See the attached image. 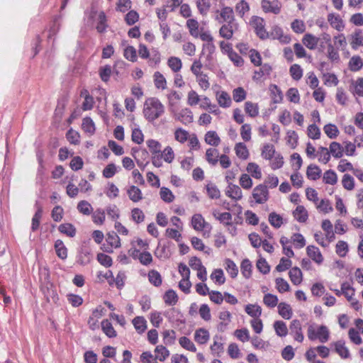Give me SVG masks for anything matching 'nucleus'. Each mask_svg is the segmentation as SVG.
Segmentation results:
<instances>
[{"label": "nucleus", "instance_id": "obj_3", "mask_svg": "<svg viewBox=\"0 0 363 363\" xmlns=\"http://www.w3.org/2000/svg\"><path fill=\"white\" fill-rule=\"evenodd\" d=\"M191 225L195 230L202 232L203 237H209L212 226L205 220L201 214L196 213L193 215L191 220Z\"/></svg>", "mask_w": 363, "mask_h": 363}, {"label": "nucleus", "instance_id": "obj_42", "mask_svg": "<svg viewBox=\"0 0 363 363\" xmlns=\"http://www.w3.org/2000/svg\"><path fill=\"white\" fill-rule=\"evenodd\" d=\"M160 199L165 203H170L174 201L175 196L172 191L167 187L162 186L160 190Z\"/></svg>", "mask_w": 363, "mask_h": 363}, {"label": "nucleus", "instance_id": "obj_55", "mask_svg": "<svg viewBox=\"0 0 363 363\" xmlns=\"http://www.w3.org/2000/svg\"><path fill=\"white\" fill-rule=\"evenodd\" d=\"M323 130L326 135L330 139L336 138L340 133L337 127L333 123L326 124L323 127Z\"/></svg>", "mask_w": 363, "mask_h": 363}, {"label": "nucleus", "instance_id": "obj_57", "mask_svg": "<svg viewBox=\"0 0 363 363\" xmlns=\"http://www.w3.org/2000/svg\"><path fill=\"white\" fill-rule=\"evenodd\" d=\"M316 155L318 157V161L323 164H327L330 160V154L328 148L320 147L317 151Z\"/></svg>", "mask_w": 363, "mask_h": 363}, {"label": "nucleus", "instance_id": "obj_39", "mask_svg": "<svg viewBox=\"0 0 363 363\" xmlns=\"http://www.w3.org/2000/svg\"><path fill=\"white\" fill-rule=\"evenodd\" d=\"M133 324L136 331L141 334L147 329V321L143 316H137L133 320Z\"/></svg>", "mask_w": 363, "mask_h": 363}, {"label": "nucleus", "instance_id": "obj_7", "mask_svg": "<svg viewBox=\"0 0 363 363\" xmlns=\"http://www.w3.org/2000/svg\"><path fill=\"white\" fill-rule=\"evenodd\" d=\"M174 118L184 125H189L193 122L194 116L192 111L188 108H182L179 112L174 114Z\"/></svg>", "mask_w": 363, "mask_h": 363}, {"label": "nucleus", "instance_id": "obj_30", "mask_svg": "<svg viewBox=\"0 0 363 363\" xmlns=\"http://www.w3.org/2000/svg\"><path fill=\"white\" fill-rule=\"evenodd\" d=\"M351 47L357 50L359 47L363 46V32L357 29L352 35Z\"/></svg>", "mask_w": 363, "mask_h": 363}, {"label": "nucleus", "instance_id": "obj_10", "mask_svg": "<svg viewBox=\"0 0 363 363\" xmlns=\"http://www.w3.org/2000/svg\"><path fill=\"white\" fill-rule=\"evenodd\" d=\"M216 19L219 23H223L226 22L227 23H234L235 18H234V13L233 10L231 7L229 6H225L221 9L220 11V17L217 16Z\"/></svg>", "mask_w": 363, "mask_h": 363}, {"label": "nucleus", "instance_id": "obj_52", "mask_svg": "<svg viewBox=\"0 0 363 363\" xmlns=\"http://www.w3.org/2000/svg\"><path fill=\"white\" fill-rule=\"evenodd\" d=\"M82 128L85 133L89 135H93L96 130L94 123L89 117H86L83 119Z\"/></svg>", "mask_w": 363, "mask_h": 363}, {"label": "nucleus", "instance_id": "obj_33", "mask_svg": "<svg viewBox=\"0 0 363 363\" xmlns=\"http://www.w3.org/2000/svg\"><path fill=\"white\" fill-rule=\"evenodd\" d=\"M315 205L317 210L320 213H328L332 212L333 210L330 201L327 199L318 200Z\"/></svg>", "mask_w": 363, "mask_h": 363}, {"label": "nucleus", "instance_id": "obj_37", "mask_svg": "<svg viewBox=\"0 0 363 363\" xmlns=\"http://www.w3.org/2000/svg\"><path fill=\"white\" fill-rule=\"evenodd\" d=\"M211 279L218 285H222L225 282L224 272L221 269H214L210 275Z\"/></svg>", "mask_w": 363, "mask_h": 363}, {"label": "nucleus", "instance_id": "obj_17", "mask_svg": "<svg viewBox=\"0 0 363 363\" xmlns=\"http://www.w3.org/2000/svg\"><path fill=\"white\" fill-rule=\"evenodd\" d=\"M210 339V333L208 330L201 328L196 330L194 333V340L200 345H204Z\"/></svg>", "mask_w": 363, "mask_h": 363}, {"label": "nucleus", "instance_id": "obj_51", "mask_svg": "<svg viewBox=\"0 0 363 363\" xmlns=\"http://www.w3.org/2000/svg\"><path fill=\"white\" fill-rule=\"evenodd\" d=\"M107 27L106 16L104 11H100L98 15L96 28L99 33H104L106 31Z\"/></svg>", "mask_w": 363, "mask_h": 363}, {"label": "nucleus", "instance_id": "obj_47", "mask_svg": "<svg viewBox=\"0 0 363 363\" xmlns=\"http://www.w3.org/2000/svg\"><path fill=\"white\" fill-rule=\"evenodd\" d=\"M225 269L232 278H235L238 274V268L235 263L230 259L225 260Z\"/></svg>", "mask_w": 363, "mask_h": 363}, {"label": "nucleus", "instance_id": "obj_40", "mask_svg": "<svg viewBox=\"0 0 363 363\" xmlns=\"http://www.w3.org/2000/svg\"><path fill=\"white\" fill-rule=\"evenodd\" d=\"M196 4L199 13L203 16H207L211 6V0H196Z\"/></svg>", "mask_w": 363, "mask_h": 363}, {"label": "nucleus", "instance_id": "obj_13", "mask_svg": "<svg viewBox=\"0 0 363 363\" xmlns=\"http://www.w3.org/2000/svg\"><path fill=\"white\" fill-rule=\"evenodd\" d=\"M225 195L234 201H239L242 197L241 189L236 184L230 183L225 190Z\"/></svg>", "mask_w": 363, "mask_h": 363}, {"label": "nucleus", "instance_id": "obj_48", "mask_svg": "<svg viewBox=\"0 0 363 363\" xmlns=\"http://www.w3.org/2000/svg\"><path fill=\"white\" fill-rule=\"evenodd\" d=\"M363 61L358 55H354L349 62V68L352 72H357L362 69Z\"/></svg>", "mask_w": 363, "mask_h": 363}, {"label": "nucleus", "instance_id": "obj_64", "mask_svg": "<svg viewBox=\"0 0 363 363\" xmlns=\"http://www.w3.org/2000/svg\"><path fill=\"white\" fill-rule=\"evenodd\" d=\"M147 147L152 155L159 154L161 152L162 145L157 140L150 139L146 141Z\"/></svg>", "mask_w": 363, "mask_h": 363}, {"label": "nucleus", "instance_id": "obj_20", "mask_svg": "<svg viewBox=\"0 0 363 363\" xmlns=\"http://www.w3.org/2000/svg\"><path fill=\"white\" fill-rule=\"evenodd\" d=\"M92 259V253L91 249L86 247H82L78 255V262L82 265L89 264Z\"/></svg>", "mask_w": 363, "mask_h": 363}, {"label": "nucleus", "instance_id": "obj_1", "mask_svg": "<svg viewBox=\"0 0 363 363\" xmlns=\"http://www.w3.org/2000/svg\"><path fill=\"white\" fill-rule=\"evenodd\" d=\"M143 113L145 118L149 122H154L164 113V106L156 97L146 99Z\"/></svg>", "mask_w": 363, "mask_h": 363}, {"label": "nucleus", "instance_id": "obj_34", "mask_svg": "<svg viewBox=\"0 0 363 363\" xmlns=\"http://www.w3.org/2000/svg\"><path fill=\"white\" fill-rule=\"evenodd\" d=\"M155 86L157 89L164 90L167 88V80L164 75L160 72H155L153 74Z\"/></svg>", "mask_w": 363, "mask_h": 363}, {"label": "nucleus", "instance_id": "obj_14", "mask_svg": "<svg viewBox=\"0 0 363 363\" xmlns=\"http://www.w3.org/2000/svg\"><path fill=\"white\" fill-rule=\"evenodd\" d=\"M328 21L330 26L337 31L341 32L345 29V23L340 15L333 13H329Z\"/></svg>", "mask_w": 363, "mask_h": 363}, {"label": "nucleus", "instance_id": "obj_38", "mask_svg": "<svg viewBox=\"0 0 363 363\" xmlns=\"http://www.w3.org/2000/svg\"><path fill=\"white\" fill-rule=\"evenodd\" d=\"M245 311L253 318H259L262 315V308L257 304H247L245 306Z\"/></svg>", "mask_w": 363, "mask_h": 363}, {"label": "nucleus", "instance_id": "obj_62", "mask_svg": "<svg viewBox=\"0 0 363 363\" xmlns=\"http://www.w3.org/2000/svg\"><path fill=\"white\" fill-rule=\"evenodd\" d=\"M323 180L325 184L334 185L337 182V174L332 169L327 170L323 174Z\"/></svg>", "mask_w": 363, "mask_h": 363}, {"label": "nucleus", "instance_id": "obj_23", "mask_svg": "<svg viewBox=\"0 0 363 363\" xmlns=\"http://www.w3.org/2000/svg\"><path fill=\"white\" fill-rule=\"evenodd\" d=\"M186 25L189 29L190 35L194 38H199L201 28H199V23L198 21L194 18H189L186 21Z\"/></svg>", "mask_w": 363, "mask_h": 363}, {"label": "nucleus", "instance_id": "obj_36", "mask_svg": "<svg viewBox=\"0 0 363 363\" xmlns=\"http://www.w3.org/2000/svg\"><path fill=\"white\" fill-rule=\"evenodd\" d=\"M306 175L309 179L315 181L320 177L321 169L315 164H310L307 168Z\"/></svg>", "mask_w": 363, "mask_h": 363}, {"label": "nucleus", "instance_id": "obj_43", "mask_svg": "<svg viewBox=\"0 0 363 363\" xmlns=\"http://www.w3.org/2000/svg\"><path fill=\"white\" fill-rule=\"evenodd\" d=\"M328 150L335 158H340L343 156V147L339 143L332 142Z\"/></svg>", "mask_w": 363, "mask_h": 363}, {"label": "nucleus", "instance_id": "obj_46", "mask_svg": "<svg viewBox=\"0 0 363 363\" xmlns=\"http://www.w3.org/2000/svg\"><path fill=\"white\" fill-rule=\"evenodd\" d=\"M269 90L271 92L272 101L274 104L281 103L283 100V94L278 86L275 84L271 85Z\"/></svg>", "mask_w": 363, "mask_h": 363}, {"label": "nucleus", "instance_id": "obj_61", "mask_svg": "<svg viewBox=\"0 0 363 363\" xmlns=\"http://www.w3.org/2000/svg\"><path fill=\"white\" fill-rule=\"evenodd\" d=\"M167 65L174 72H179L182 67V60L177 57H170L167 60Z\"/></svg>", "mask_w": 363, "mask_h": 363}, {"label": "nucleus", "instance_id": "obj_9", "mask_svg": "<svg viewBox=\"0 0 363 363\" xmlns=\"http://www.w3.org/2000/svg\"><path fill=\"white\" fill-rule=\"evenodd\" d=\"M261 6L265 13L278 14L281 11V4L278 1L262 0Z\"/></svg>", "mask_w": 363, "mask_h": 363}, {"label": "nucleus", "instance_id": "obj_11", "mask_svg": "<svg viewBox=\"0 0 363 363\" xmlns=\"http://www.w3.org/2000/svg\"><path fill=\"white\" fill-rule=\"evenodd\" d=\"M269 34V37H272L273 39L279 40L281 43L286 44L291 40L290 36L284 35L283 29L278 26H273Z\"/></svg>", "mask_w": 363, "mask_h": 363}, {"label": "nucleus", "instance_id": "obj_19", "mask_svg": "<svg viewBox=\"0 0 363 363\" xmlns=\"http://www.w3.org/2000/svg\"><path fill=\"white\" fill-rule=\"evenodd\" d=\"M127 194L130 200L134 203H138L143 199V193L136 186L132 185L127 189Z\"/></svg>", "mask_w": 363, "mask_h": 363}, {"label": "nucleus", "instance_id": "obj_5", "mask_svg": "<svg viewBox=\"0 0 363 363\" xmlns=\"http://www.w3.org/2000/svg\"><path fill=\"white\" fill-rule=\"evenodd\" d=\"M252 197L255 202L258 204H263L269 199V191L267 186L264 184L256 186L252 193Z\"/></svg>", "mask_w": 363, "mask_h": 363}, {"label": "nucleus", "instance_id": "obj_22", "mask_svg": "<svg viewBox=\"0 0 363 363\" xmlns=\"http://www.w3.org/2000/svg\"><path fill=\"white\" fill-rule=\"evenodd\" d=\"M81 96L84 98V100L82 105V108L84 111H89L92 109L94 104V98L89 94L86 89H83L81 91Z\"/></svg>", "mask_w": 363, "mask_h": 363}, {"label": "nucleus", "instance_id": "obj_12", "mask_svg": "<svg viewBox=\"0 0 363 363\" xmlns=\"http://www.w3.org/2000/svg\"><path fill=\"white\" fill-rule=\"evenodd\" d=\"M216 99L220 107L223 108H229L232 104V100L230 94L225 91H218L216 92Z\"/></svg>", "mask_w": 363, "mask_h": 363}, {"label": "nucleus", "instance_id": "obj_26", "mask_svg": "<svg viewBox=\"0 0 363 363\" xmlns=\"http://www.w3.org/2000/svg\"><path fill=\"white\" fill-rule=\"evenodd\" d=\"M234 150L237 157L242 160H247L250 156L249 150L243 143H236Z\"/></svg>", "mask_w": 363, "mask_h": 363}, {"label": "nucleus", "instance_id": "obj_15", "mask_svg": "<svg viewBox=\"0 0 363 363\" xmlns=\"http://www.w3.org/2000/svg\"><path fill=\"white\" fill-rule=\"evenodd\" d=\"M308 256L318 264H320L323 261V257L320 250L314 245H308L306 248Z\"/></svg>", "mask_w": 363, "mask_h": 363}, {"label": "nucleus", "instance_id": "obj_24", "mask_svg": "<svg viewBox=\"0 0 363 363\" xmlns=\"http://www.w3.org/2000/svg\"><path fill=\"white\" fill-rule=\"evenodd\" d=\"M279 314L284 319L289 320L293 315L291 306L285 302H281L278 305Z\"/></svg>", "mask_w": 363, "mask_h": 363}, {"label": "nucleus", "instance_id": "obj_54", "mask_svg": "<svg viewBox=\"0 0 363 363\" xmlns=\"http://www.w3.org/2000/svg\"><path fill=\"white\" fill-rule=\"evenodd\" d=\"M55 248L57 255L62 259H65L67 257V250L63 242L60 240H56Z\"/></svg>", "mask_w": 363, "mask_h": 363}, {"label": "nucleus", "instance_id": "obj_50", "mask_svg": "<svg viewBox=\"0 0 363 363\" xmlns=\"http://www.w3.org/2000/svg\"><path fill=\"white\" fill-rule=\"evenodd\" d=\"M274 328L276 334L279 337H285L288 334L286 324L281 320H277L274 323Z\"/></svg>", "mask_w": 363, "mask_h": 363}, {"label": "nucleus", "instance_id": "obj_41", "mask_svg": "<svg viewBox=\"0 0 363 363\" xmlns=\"http://www.w3.org/2000/svg\"><path fill=\"white\" fill-rule=\"evenodd\" d=\"M205 142L211 146H218L220 143V139L216 131H208L205 135Z\"/></svg>", "mask_w": 363, "mask_h": 363}, {"label": "nucleus", "instance_id": "obj_4", "mask_svg": "<svg viewBox=\"0 0 363 363\" xmlns=\"http://www.w3.org/2000/svg\"><path fill=\"white\" fill-rule=\"evenodd\" d=\"M251 26L255 29L257 35L262 40L269 37V33L265 29L264 20L259 16H252L250 22Z\"/></svg>", "mask_w": 363, "mask_h": 363}, {"label": "nucleus", "instance_id": "obj_16", "mask_svg": "<svg viewBox=\"0 0 363 363\" xmlns=\"http://www.w3.org/2000/svg\"><path fill=\"white\" fill-rule=\"evenodd\" d=\"M320 38L311 33H306L302 39L303 44L309 50H315L319 43Z\"/></svg>", "mask_w": 363, "mask_h": 363}, {"label": "nucleus", "instance_id": "obj_35", "mask_svg": "<svg viewBox=\"0 0 363 363\" xmlns=\"http://www.w3.org/2000/svg\"><path fill=\"white\" fill-rule=\"evenodd\" d=\"M189 135V133L182 128H176L174 133V140L181 144L186 143Z\"/></svg>", "mask_w": 363, "mask_h": 363}, {"label": "nucleus", "instance_id": "obj_59", "mask_svg": "<svg viewBox=\"0 0 363 363\" xmlns=\"http://www.w3.org/2000/svg\"><path fill=\"white\" fill-rule=\"evenodd\" d=\"M148 279L155 286H160L162 282L160 274L155 269H152L148 272Z\"/></svg>", "mask_w": 363, "mask_h": 363}, {"label": "nucleus", "instance_id": "obj_28", "mask_svg": "<svg viewBox=\"0 0 363 363\" xmlns=\"http://www.w3.org/2000/svg\"><path fill=\"white\" fill-rule=\"evenodd\" d=\"M218 318L220 323L218 325V328L220 330H223L226 328L227 325L230 323L232 315L228 311H221L219 312Z\"/></svg>", "mask_w": 363, "mask_h": 363}, {"label": "nucleus", "instance_id": "obj_32", "mask_svg": "<svg viewBox=\"0 0 363 363\" xmlns=\"http://www.w3.org/2000/svg\"><path fill=\"white\" fill-rule=\"evenodd\" d=\"M219 156V152L216 148H208L206 152V160L213 166L218 164Z\"/></svg>", "mask_w": 363, "mask_h": 363}, {"label": "nucleus", "instance_id": "obj_58", "mask_svg": "<svg viewBox=\"0 0 363 363\" xmlns=\"http://www.w3.org/2000/svg\"><path fill=\"white\" fill-rule=\"evenodd\" d=\"M78 211L83 215L89 216L92 211L93 208L87 201H80L77 206Z\"/></svg>", "mask_w": 363, "mask_h": 363}, {"label": "nucleus", "instance_id": "obj_2", "mask_svg": "<svg viewBox=\"0 0 363 363\" xmlns=\"http://www.w3.org/2000/svg\"><path fill=\"white\" fill-rule=\"evenodd\" d=\"M307 335L310 340H318L322 343L328 342L330 338L329 330L325 325L315 328L313 325H310L308 328Z\"/></svg>", "mask_w": 363, "mask_h": 363}, {"label": "nucleus", "instance_id": "obj_29", "mask_svg": "<svg viewBox=\"0 0 363 363\" xmlns=\"http://www.w3.org/2000/svg\"><path fill=\"white\" fill-rule=\"evenodd\" d=\"M335 352L343 359L350 357V354L349 350L345 346V343L342 340L337 341L334 343Z\"/></svg>", "mask_w": 363, "mask_h": 363}, {"label": "nucleus", "instance_id": "obj_8", "mask_svg": "<svg viewBox=\"0 0 363 363\" xmlns=\"http://www.w3.org/2000/svg\"><path fill=\"white\" fill-rule=\"evenodd\" d=\"M291 334L294 336L295 340L302 342L304 336L302 332L301 322L298 320H293L289 326Z\"/></svg>", "mask_w": 363, "mask_h": 363}, {"label": "nucleus", "instance_id": "obj_25", "mask_svg": "<svg viewBox=\"0 0 363 363\" xmlns=\"http://www.w3.org/2000/svg\"><path fill=\"white\" fill-rule=\"evenodd\" d=\"M235 26V23H234L223 24L219 30L220 36L228 40L230 39L233 35V28Z\"/></svg>", "mask_w": 363, "mask_h": 363}, {"label": "nucleus", "instance_id": "obj_45", "mask_svg": "<svg viewBox=\"0 0 363 363\" xmlns=\"http://www.w3.org/2000/svg\"><path fill=\"white\" fill-rule=\"evenodd\" d=\"M261 155L264 160H272L275 155L274 146L269 143L264 145L262 149Z\"/></svg>", "mask_w": 363, "mask_h": 363}, {"label": "nucleus", "instance_id": "obj_44", "mask_svg": "<svg viewBox=\"0 0 363 363\" xmlns=\"http://www.w3.org/2000/svg\"><path fill=\"white\" fill-rule=\"evenodd\" d=\"M247 172L250 174V175L255 179H261L262 178V171L259 166L255 162H250L248 163L246 167Z\"/></svg>", "mask_w": 363, "mask_h": 363}, {"label": "nucleus", "instance_id": "obj_60", "mask_svg": "<svg viewBox=\"0 0 363 363\" xmlns=\"http://www.w3.org/2000/svg\"><path fill=\"white\" fill-rule=\"evenodd\" d=\"M196 81L198 83L199 87L203 90L206 91L210 88L211 84L209 82V77L207 74L203 73L200 74L199 76L196 77Z\"/></svg>", "mask_w": 363, "mask_h": 363}, {"label": "nucleus", "instance_id": "obj_31", "mask_svg": "<svg viewBox=\"0 0 363 363\" xmlns=\"http://www.w3.org/2000/svg\"><path fill=\"white\" fill-rule=\"evenodd\" d=\"M291 281L296 286L299 285L303 280V275L298 267H293L289 272Z\"/></svg>", "mask_w": 363, "mask_h": 363}, {"label": "nucleus", "instance_id": "obj_6", "mask_svg": "<svg viewBox=\"0 0 363 363\" xmlns=\"http://www.w3.org/2000/svg\"><path fill=\"white\" fill-rule=\"evenodd\" d=\"M106 244H104L102 250L106 252H112L113 248H118L121 246V240L118 235L114 233H108L106 239Z\"/></svg>", "mask_w": 363, "mask_h": 363}, {"label": "nucleus", "instance_id": "obj_21", "mask_svg": "<svg viewBox=\"0 0 363 363\" xmlns=\"http://www.w3.org/2000/svg\"><path fill=\"white\" fill-rule=\"evenodd\" d=\"M326 56L332 62H338L340 61L339 49L335 45L330 43L327 45Z\"/></svg>", "mask_w": 363, "mask_h": 363}, {"label": "nucleus", "instance_id": "obj_56", "mask_svg": "<svg viewBox=\"0 0 363 363\" xmlns=\"http://www.w3.org/2000/svg\"><path fill=\"white\" fill-rule=\"evenodd\" d=\"M278 297L272 294H266L263 297V303L266 306L270 308H273L278 306Z\"/></svg>", "mask_w": 363, "mask_h": 363}, {"label": "nucleus", "instance_id": "obj_53", "mask_svg": "<svg viewBox=\"0 0 363 363\" xmlns=\"http://www.w3.org/2000/svg\"><path fill=\"white\" fill-rule=\"evenodd\" d=\"M59 231L68 237L73 238L76 234V228L71 223L61 224L58 228Z\"/></svg>", "mask_w": 363, "mask_h": 363}, {"label": "nucleus", "instance_id": "obj_27", "mask_svg": "<svg viewBox=\"0 0 363 363\" xmlns=\"http://www.w3.org/2000/svg\"><path fill=\"white\" fill-rule=\"evenodd\" d=\"M101 325L102 331L107 337L113 338L117 336L116 331L113 328L112 323L108 319L103 320Z\"/></svg>", "mask_w": 363, "mask_h": 363}, {"label": "nucleus", "instance_id": "obj_18", "mask_svg": "<svg viewBox=\"0 0 363 363\" xmlns=\"http://www.w3.org/2000/svg\"><path fill=\"white\" fill-rule=\"evenodd\" d=\"M294 218L299 223H306L308 218V211L303 206L299 205L293 211Z\"/></svg>", "mask_w": 363, "mask_h": 363}, {"label": "nucleus", "instance_id": "obj_49", "mask_svg": "<svg viewBox=\"0 0 363 363\" xmlns=\"http://www.w3.org/2000/svg\"><path fill=\"white\" fill-rule=\"evenodd\" d=\"M163 298L164 303L168 306H174L178 301V296L172 289L167 291Z\"/></svg>", "mask_w": 363, "mask_h": 363}, {"label": "nucleus", "instance_id": "obj_63", "mask_svg": "<svg viewBox=\"0 0 363 363\" xmlns=\"http://www.w3.org/2000/svg\"><path fill=\"white\" fill-rule=\"evenodd\" d=\"M245 111L250 117H255L259 114L258 105L251 101L245 102Z\"/></svg>", "mask_w": 363, "mask_h": 363}]
</instances>
